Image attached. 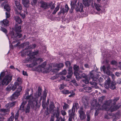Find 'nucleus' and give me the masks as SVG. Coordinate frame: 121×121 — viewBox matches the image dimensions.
<instances>
[{
    "label": "nucleus",
    "instance_id": "338daca9",
    "mask_svg": "<svg viewBox=\"0 0 121 121\" xmlns=\"http://www.w3.org/2000/svg\"><path fill=\"white\" fill-rule=\"evenodd\" d=\"M55 4H54L51 6V9H53L55 7Z\"/></svg>",
    "mask_w": 121,
    "mask_h": 121
},
{
    "label": "nucleus",
    "instance_id": "b1692460",
    "mask_svg": "<svg viewBox=\"0 0 121 121\" xmlns=\"http://www.w3.org/2000/svg\"><path fill=\"white\" fill-rule=\"evenodd\" d=\"M77 2V1L76 0H73L71 2L70 4L71 7L73 9L77 7V5L76 4Z\"/></svg>",
    "mask_w": 121,
    "mask_h": 121
},
{
    "label": "nucleus",
    "instance_id": "c03bdc74",
    "mask_svg": "<svg viewBox=\"0 0 121 121\" xmlns=\"http://www.w3.org/2000/svg\"><path fill=\"white\" fill-rule=\"evenodd\" d=\"M67 73V71L66 70L64 69L60 73V74L62 75H65Z\"/></svg>",
    "mask_w": 121,
    "mask_h": 121
},
{
    "label": "nucleus",
    "instance_id": "0eeeda50",
    "mask_svg": "<svg viewBox=\"0 0 121 121\" xmlns=\"http://www.w3.org/2000/svg\"><path fill=\"white\" fill-rule=\"evenodd\" d=\"M22 89V87L21 86H19L17 88V91L13 94L10 97V99L11 100H13L17 98L18 96L20 94V93Z\"/></svg>",
    "mask_w": 121,
    "mask_h": 121
},
{
    "label": "nucleus",
    "instance_id": "79ce46f5",
    "mask_svg": "<svg viewBox=\"0 0 121 121\" xmlns=\"http://www.w3.org/2000/svg\"><path fill=\"white\" fill-rule=\"evenodd\" d=\"M19 116V111H18L16 113L14 117L15 119V120L17 119L18 117Z\"/></svg>",
    "mask_w": 121,
    "mask_h": 121
},
{
    "label": "nucleus",
    "instance_id": "9b49d317",
    "mask_svg": "<svg viewBox=\"0 0 121 121\" xmlns=\"http://www.w3.org/2000/svg\"><path fill=\"white\" fill-rule=\"evenodd\" d=\"M74 74L76 76V79L78 80V79H80L82 78H85L87 77V76L84 73H83L81 74L80 76H79V74L78 73L75 72L74 73Z\"/></svg>",
    "mask_w": 121,
    "mask_h": 121
},
{
    "label": "nucleus",
    "instance_id": "7c9ffc66",
    "mask_svg": "<svg viewBox=\"0 0 121 121\" xmlns=\"http://www.w3.org/2000/svg\"><path fill=\"white\" fill-rule=\"evenodd\" d=\"M15 20L19 24L21 23L22 22L21 19L18 17H16L15 18Z\"/></svg>",
    "mask_w": 121,
    "mask_h": 121
},
{
    "label": "nucleus",
    "instance_id": "a18cd8bd",
    "mask_svg": "<svg viewBox=\"0 0 121 121\" xmlns=\"http://www.w3.org/2000/svg\"><path fill=\"white\" fill-rule=\"evenodd\" d=\"M87 121H90V115L89 113L86 114Z\"/></svg>",
    "mask_w": 121,
    "mask_h": 121
},
{
    "label": "nucleus",
    "instance_id": "5fc2aeb1",
    "mask_svg": "<svg viewBox=\"0 0 121 121\" xmlns=\"http://www.w3.org/2000/svg\"><path fill=\"white\" fill-rule=\"evenodd\" d=\"M61 112L62 115L63 116L66 115V113L64 111L62 110Z\"/></svg>",
    "mask_w": 121,
    "mask_h": 121
},
{
    "label": "nucleus",
    "instance_id": "4d7b16f0",
    "mask_svg": "<svg viewBox=\"0 0 121 121\" xmlns=\"http://www.w3.org/2000/svg\"><path fill=\"white\" fill-rule=\"evenodd\" d=\"M38 60H39L40 62H41L43 61V59L42 58H39L38 59L36 58L35 60H34L35 61H37Z\"/></svg>",
    "mask_w": 121,
    "mask_h": 121
},
{
    "label": "nucleus",
    "instance_id": "c756f323",
    "mask_svg": "<svg viewBox=\"0 0 121 121\" xmlns=\"http://www.w3.org/2000/svg\"><path fill=\"white\" fill-rule=\"evenodd\" d=\"M83 89L86 91L88 93H90L91 91H90L91 89V88L89 86H86L83 88Z\"/></svg>",
    "mask_w": 121,
    "mask_h": 121
},
{
    "label": "nucleus",
    "instance_id": "a878e982",
    "mask_svg": "<svg viewBox=\"0 0 121 121\" xmlns=\"http://www.w3.org/2000/svg\"><path fill=\"white\" fill-rule=\"evenodd\" d=\"M116 83L115 82H112L110 86L109 87L110 89L112 90H114L115 89L116 87L115 86V85Z\"/></svg>",
    "mask_w": 121,
    "mask_h": 121
},
{
    "label": "nucleus",
    "instance_id": "bb28decb",
    "mask_svg": "<svg viewBox=\"0 0 121 121\" xmlns=\"http://www.w3.org/2000/svg\"><path fill=\"white\" fill-rule=\"evenodd\" d=\"M21 26H17V25H16L15 26V30L16 32H21Z\"/></svg>",
    "mask_w": 121,
    "mask_h": 121
},
{
    "label": "nucleus",
    "instance_id": "49530a36",
    "mask_svg": "<svg viewBox=\"0 0 121 121\" xmlns=\"http://www.w3.org/2000/svg\"><path fill=\"white\" fill-rule=\"evenodd\" d=\"M1 30L6 34L7 32V30L4 27H1Z\"/></svg>",
    "mask_w": 121,
    "mask_h": 121
},
{
    "label": "nucleus",
    "instance_id": "9d476101",
    "mask_svg": "<svg viewBox=\"0 0 121 121\" xmlns=\"http://www.w3.org/2000/svg\"><path fill=\"white\" fill-rule=\"evenodd\" d=\"M10 34L12 38H15L16 39H17L20 38L22 36V35L21 34L17 33L15 34L13 32H11Z\"/></svg>",
    "mask_w": 121,
    "mask_h": 121
},
{
    "label": "nucleus",
    "instance_id": "6e6d98bb",
    "mask_svg": "<svg viewBox=\"0 0 121 121\" xmlns=\"http://www.w3.org/2000/svg\"><path fill=\"white\" fill-rule=\"evenodd\" d=\"M111 63L113 65H117V63L116 61L115 60H112L111 62Z\"/></svg>",
    "mask_w": 121,
    "mask_h": 121
},
{
    "label": "nucleus",
    "instance_id": "13d9d810",
    "mask_svg": "<svg viewBox=\"0 0 121 121\" xmlns=\"http://www.w3.org/2000/svg\"><path fill=\"white\" fill-rule=\"evenodd\" d=\"M14 118L12 117H10L8 119V121H13Z\"/></svg>",
    "mask_w": 121,
    "mask_h": 121
},
{
    "label": "nucleus",
    "instance_id": "6e6552de",
    "mask_svg": "<svg viewBox=\"0 0 121 121\" xmlns=\"http://www.w3.org/2000/svg\"><path fill=\"white\" fill-rule=\"evenodd\" d=\"M6 3H7L6 1H5L1 4L2 6H4V8L7 11L6 12V18H8L10 17V15L9 13V11L10 9L9 6L8 4L5 5Z\"/></svg>",
    "mask_w": 121,
    "mask_h": 121
},
{
    "label": "nucleus",
    "instance_id": "412c9836",
    "mask_svg": "<svg viewBox=\"0 0 121 121\" xmlns=\"http://www.w3.org/2000/svg\"><path fill=\"white\" fill-rule=\"evenodd\" d=\"M40 3L41 4V7L44 9H46L48 8L47 4L43 1H41Z\"/></svg>",
    "mask_w": 121,
    "mask_h": 121
},
{
    "label": "nucleus",
    "instance_id": "f257e3e1",
    "mask_svg": "<svg viewBox=\"0 0 121 121\" xmlns=\"http://www.w3.org/2000/svg\"><path fill=\"white\" fill-rule=\"evenodd\" d=\"M119 99L118 97H116L114 98L113 100H109L105 103L102 106L103 108L100 107L101 106L99 104H97L96 107L97 110H96L95 113V115L97 116L99 110L102 109H104L107 111H110L111 112L116 111L118 108L119 106L117 105L113 106L115 105L116 102Z\"/></svg>",
    "mask_w": 121,
    "mask_h": 121
},
{
    "label": "nucleus",
    "instance_id": "a19ab883",
    "mask_svg": "<svg viewBox=\"0 0 121 121\" xmlns=\"http://www.w3.org/2000/svg\"><path fill=\"white\" fill-rule=\"evenodd\" d=\"M105 97L104 96H103L100 97L99 99V102L102 103V102L103 100L105 98Z\"/></svg>",
    "mask_w": 121,
    "mask_h": 121
},
{
    "label": "nucleus",
    "instance_id": "473e14b6",
    "mask_svg": "<svg viewBox=\"0 0 121 121\" xmlns=\"http://www.w3.org/2000/svg\"><path fill=\"white\" fill-rule=\"evenodd\" d=\"M55 106H54V104L52 103L49 106L50 109V111H53L54 110V108Z\"/></svg>",
    "mask_w": 121,
    "mask_h": 121
},
{
    "label": "nucleus",
    "instance_id": "c85d7f7f",
    "mask_svg": "<svg viewBox=\"0 0 121 121\" xmlns=\"http://www.w3.org/2000/svg\"><path fill=\"white\" fill-rule=\"evenodd\" d=\"M90 3V0H85L83 2V3L86 6H88L89 5Z\"/></svg>",
    "mask_w": 121,
    "mask_h": 121
},
{
    "label": "nucleus",
    "instance_id": "680f3d73",
    "mask_svg": "<svg viewBox=\"0 0 121 121\" xmlns=\"http://www.w3.org/2000/svg\"><path fill=\"white\" fill-rule=\"evenodd\" d=\"M74 117L72 116H69V121H72V118H74Z\"/></svg>",
    "mask_w": 121,
    "mask_h": 121
},
{
    "label": "nucleus",
    "instance_id": "69168bd1",
    "mask_svg": "<svg viewBox=\"0 0 121 121\" xmlns=\"http://www.w3.org/2000/svg\"><path fill=\"white\" fill-rule=\"evenodd\" d=\"M59 112L58 111H57V113L56 114V117L57 118H58L59 117Z\"/></svg>",
    "mask_w": 121,
    "mask_h": 121
},
{
    "label": "nucleus",
    "instance_id": "a211bd4d",
    "mask_svg": "<svg viewBox=\"0 0 121 121\" xmlns=\"http://www.w3.org/2000/svg\"><path fill=\"white\" fill-rule=\"evenodd\" d=\"M103 71L104 72V73H106L107 74L110 75L112 73V72H110L109 70L106 69V68L104 66H103L102 69Z\"/></svg>",
    "mask_w": 121,
    "mask_h": 121
},
{
    "label": "nucleus",
    "instance_id": "393cba45",
    "mask_svg": "<svg viewBox=\"0 0 121 121\" xmlns=\"http://www.w3.org/2000/svg\"><path fill=\"white\" fill-rule=\"evenodd\" d=\"M30 3L29 0H22V3L24 6L27 7Z\"/></svg>",
    "mask_w": 121,
    "mask_h": 121
},
{
    "label": "nucleus",
    "instance_id": "3c124183",
    "mask_svg": "<svg viewBox=\"0 0 121 121\" xmlns=\"http://www.w3.org/2000/svg\"><path fill=\"white\" fill-rule=\"evenodd\" d=\"M7 110L5 109H1L0 110V111L3 112H7Z\"/></svg>",
    "mask_w": 121,
    "mask_h": 121
},
{
    "label": "nucleus",
    "instance_id": "ea45409f",
    "mask_svg": "<svg viewBox=\"0 0 121 121\" xmlns=\"http://www.w3.org/2000/svg\"><path fill=\"white\" fill-rule=\"evenodd\" d=\"M70 65L71 64L69 61H67L65 62V65L67 67H71L70 66Z\"/></svg>",
    "mask_w": 121,
    "mask_h": 121
},
{
    "label": "nucleus",
    "instance_id": "e2e57ef3",
    "mask_svg": "<svg viewBox=\"0 0 121 121\" xmlns=\"http://www.w3.org/2000/svg\"><path fill=\"white\" fill-rule=\"evenodd\" d=\"M22 73L25 76H27L28 75L27 74V72L26 71H22Z\"/></svg>",
    "mask_w": 121,
    "mask_h": 121
},
{
    "label": "nucleus",
    "instance_id": "2f4dec72",
    "mask_svg": "<svg viewBox=\"0 0 121 121\" xmlns=\"http://www.w3.org/2000/svg\"><path fill=\"white\" fill-rule=\"evenodd\" d=\"M39 94H37V93H36L34 94V96L35 97V98H34V100H33L32 99H31V101H35L36 100H37V102L38 101V99L39 97Z\"/></svg>",
    "mask_w": 121,
    "mask_h": 121
},
{
    "label": "nucleus",
    "instance_id": "4be33fe9",
    "mask_svg": "<svg viewBox=\"0 0 121 121\" xmlns=\"http://www.w3.org/2000/svg\"><path fill=\"white\" fill-rule=\"evenodd\" d=\"M27 101H25L23 102L22 103L21 105L20 106L19 110H22V111H24V107L25 105L27 103Z\"/></svg>",
    "mask_w": 121,
    "mask_h": 121
},
{
    "label": "nucleus",
    "instance_id": "0e129e2a",
    "mask_svg": "<svg viewBox=\"0 0 121 121\" xmlns=\"http://www.w3.org/2000/svg\"><path fill=\"white\" fill-rule=\"evenodd\" d=\"M80 111L84 112L83 111V108L82 107H80V110L78 111V112H79Z\"/></svg>",
    "mask_w": 121,
    "mask_h": 121
},
{
    "label": "nucleus",
    "instance_id": "6ab92c4d",
    "mask_svg": "<svg viewBox=\"0 0 121 121\" xmlns=\"http://www.w3.org/2000/svg\"><path fill=\"white\" fill-rule=\"evenodd\" d=\"M75 110L72 108L71 109L69 110L68 113L69 116L74 117L75 115Z\"/></svg>",
    "mask_w": 121,
    "mask_h": 121
},
{
    "label": "nucleus",
    "instance_id": "2eb2a0df",
    "mask_svg": "<svg viewBox=\"0 0 121 121\" xmlns=\"http://www.w3.org/2000/svg\"><path fill=\"white\" fill-rule=\"evenodd\" d=\"M69 9V8L68 7V5L66 4L65 8H62V9H61L60 12L61 13L64 14L65 13L68 12Z\"/></svg>",
    "mask_w": 121,
    "mask_h": 121
},
{
    "label": "nucleus",
    "instance_id": "052dcab7",
    "mask_svg": "<svg viewBox=\"0 0 121 121\" xmlns=\"http://www.w3.org/2000/svg\"><path fill=\"white\" fill-rule=\"evenodd\" d=\"M60 87H59V89L61 90L62 89H63L64 88V85L63 84H61L60 85Z\"/></svg>",
    "mask_w": 121,
    "mask_h": 121
},
{
    "label": "nucleus",
    "instance_id": "5701e85b",
    "mask_svg": "<svg viewBox=\"0 0 121 121\" xmlns=\"http://www.w3.org/2000/svg\"><path fill=\"white\" fill-rule=\"evenodd\" d=\"M79 108V105L78 103L75 102L73 104L72 108L73 109L75 110V109H76V110H77V109H78Z\"/></svg>",
    "mask_w": 121,
    "mask_h": 121
},
{
    "label": "nucleus",
    "instance_id": "58836bf2",
    "mask_svg": "<svg viewBox=\"0 0 121 121\" xmlns=\"http://www.w3.org/2000/svg\"><path fill=\"white\" fill-rule=\"evenodd\" d=\"M64 105L63 106V109H66L69 108V106L67 104L65 103H64Z\"/></svg>",
    "mask_w": 121,
    "mask_h": 121
},
{
    "label": "nucleus",
    "instance_id": "f03ea898",
    "mask_svg": "<svg viewBox=\"0 0 121 121\" xmlns=\"http://www.w3.org/2000/svg\"><path fill=\"white\" fill-rule=\"evenodd\" d=\"M46 62H44L41 65L39 66L38 68V70L39 72H41L43 73H47L49 72L51 70L52 65L54 67H56L59 68H61L64 66V65L62 63L58 64H50L49 66L46 68Z\"/></svg>",
    "mask_w": 121,
    "mask_h": 121
},
{
    "label": "nucleus",
    "instance_id": "de8ad7c7",
    "mask_svg": "<svg viewBox=\"0 0 121 121\" xmlns=\"http://www.w3.org/2000/svg\"><path fill=\"white\" fill-rule=\"evenodd\" d=\"M16 104V102L15 101L12 102L11 103H9L10 105V107H11L13 106Z\"/></svg>",
    "mask_w": 121,
    "mask_h": 121
},
{
    "label": "nucleus",
    "instance_id": "f8f14e48",
    "mask_svg": "<svg viewBox=\"0 0 121 121\" xmlns=\"http://www.w3.org/2000/svg\"><path fill=\"white\" fill-rule=\"evenodd\" d=\"M78 113L79 114V117L81 120H83L86 119V115L84 112L80 111Z\"/></svg>",
    "mask_w": 121,
    "mask_h": 121
},
{
    "label": "nucleus",
    "instance_id": "f704fd0d",
    "mask_svg": "<svg viewBox=\"0 0 121 121\" xmlns=\"http://www.w3.org/2000/svg\"><path fill=\"white\" fill-rule=\"evenodd\" d=\"M72 67H69L68 71V74H70L71 75H72L73 74V72L72 71Z\"/></svg>",
    "mask_w": 121,
    "mask_h": 121
},
{
    "label": "nucleus",
    "instance_id": "1a4fd4ad",
    "mask_svg": "<svg viewBox=\"0 0 121 121\" xmlns=\"http://www.w3.org/2000/svg\"><path fill=\"white\" fill-rule=\"evenodd\" d=\"M29 91V89H27L26 93L24 96V98L25 99H29V101H31V99L34 100V98L32 96V94H31L30 95H28Z\"/></svg>",
    "mask_w": 121,
    "mask_h": 121
},
{
    "label": "nucleus",
    "instance_id": "09e8293b",
    "mask_svg": "<svg viewBox=\"0 0 121 121\" xmlns=\"http://www.w3.org/2000/svg\"><path fill=\"white\" fill-rule=\"evenodd\" d=\"M17 82L18 83L19 82V84L21 83L22 82L21 79L20 78H17Z\"/></svg>",
    "mask_w": 121,
    "mask_h": 121
},
{
    "label": "nucleus",
    "instance_id": "774afa93",
    "mask_svg": "<svg viewBox=\"0 0 121 121\" xmlns=\"http://www.w3.org/2000/svg\"><path fill=\"white\" fill-rule=\"evenodd\" d=\"M115 75L117 77L119 76L120 75V74L118 72H116Z\"/></svg>",
    "mask_w": 121,
    "mask_h": 121
},
{
    "label": "nucleus",
    "instance_id": "cd10ccee",
    "mask_svg": "<svg viewBox=\"0 0 121 121\" xmlns=\"http://www.w3.org/2000/svg\"><path fill=\"white\" fill-rule=\"evenodd\" d=\"M94 5L95 6L96 10L98 11H99L101 10L100 8L101 6L99 4H97L96 3H94Z\"/></svg>",
    "mask_w": 121,
    "mask_h": 121
},
{
    "label": "nucleus",
    "instance_id": "f3484780",
    "mask_svg": "<svg viewBox=\"0 0 121 121\" xmlns=\"http://www.w3.org/2000/svg\"><path fill=\"white\" fill-rule=\"evenodd\" d=\"M0 24L2 26H8L9 25V22L6 19L4 20L3 21H1L0 22Z\"/></svg>",
    "mask_w": 121,
    "mask_h": 121
},
{
    "label": "nucleus",
    "instance_id": "864d4df0",
    "mask_svg": "<svg viewBox=\"0 0 121 121\" xmlns=\"http://www.w3.org/2000/svg\"><path fill=\"white\" fill-rule=\"evenodd\" d=\"M83 104L85 106V107L86 108H87V106H88V103L87 101L86 100V102L84 103Z\"/></svg>",
    "mask_w": 121,
    "mask_h": 121
},
{
    "label": "nucleus",
    "instance_id": "423d86ee",
    "mask_svg": "<svg viewBox=\"0 0 121 121\" xmlns=\"http://www.w3.org/2000/svg\"><path fill=\"white\" fill-rule=\"evenodd\" d=\"M12 79V76L9 75H6L2 80L1 82V84L2 85H7L11 81Z\"/></svg>",
    "mask_w": 121,
    "mask_h": 121
},
{
    "label": "nucleus",
    "instance_id": "dca6fc26",
    "mask_svg": "<svg viewBox=\"0 0 121 121\" xmlns=\"http://www.w3.org/2000/svg\"><path fill=\"white\" fill-rule=\"evenodd\" d=\"M14 3L16 8L18 10H21L22 9V7L19 2L17 0H15Z\"/></svg>",
    "mask_w": 121,
    "mask_h": 121
},
{
    "label": "nucleus",
    "instance_id": "37998d69",
    "mask_svg": "<svg viewBox=\"0 0 121 121\" xmlns=\"http://www.w3.org/2000/svg\"><path fill=\"white\" fill-rule=\"evenodd\" d=\"M42 91L41 89L39 87L38 89V94H39V95L40 96L41 95L42 93Z\"/></svg>",
    "mask_w": 121,
    "mask_h": 121
},
{
    "label": "nucleus",
    "instance_id": "bf43d9fd",
    "mask_svg": "<svg viewBox=\"0 0 121 121\" xmlns=\"http://www.w3.org/2000/svg\"><path fill=\"white\" fill-rule=\"evenodd\" d=\"M29 42H27L24 43H22V45L24 46H26L29 45Z\"/></svg>",
    "mask_w": 121,
    "mask_h": 121
},
{
    "label": "nucleus",
    "instance_id": "72a5a7b5",
    "mask_svg": "<svg viewBox=\"0 0 121 121\" xmlns=\"http://www.w3.org/2000/svg\"><path fill=\"white\" fill-rule=\"evenodd\" d=\"M73 68L74 70H75L74 73L75 72L78 73L77 71L79 69V66L77 65H75L74 66Z\"/></svg>",
    "mask_w": 121,
    "mask_h": 121
},
{
    "label": "nucleus",
    "instance_id": "8fccbe9b",
    "mask_svg": "<svg viewBox=\"0 0 121 121\" xmlns=\"http://www.w3.org/2000/svg\"><path fill=\"white\" fill-rule=\"evenodd\" d=\"M6 89L7 91H10L12 89V87L9 85L6 88Z\"/></svg>",
    "mask_w": 121,
    "mask_h": 121
},
{
    "label": "nucleus",
    "instance_id": "603ef678",
    "mask_svg": "<svg viewBox=\"0 0 121 121\" xmlns=\"http://www.w3.org/2000/svg\"><path fill=\"white\" fill-rule=\"evenodd\" d=\"M20 13L23 18L25 17V15L24 13H23L21 12H20Z\"/></svg>",
    "mask_w": 121,
    "mask_h": 121
},
{
    "label": "nucleus",
    "instance_id": "4468645a",
    "mask_svg": "<svg viewBox=\"0 0 121 121\" xmlns=\"http://www.w3.org/2000/svg\"><path fill=\"white\" fill-rule=\"evenodd\" d=\"M110 82V78L109 77H108L104 85V87L105 88H108L109 87Z\"/></svg>",
    "mask_w": 121,
    "mask_h": 121
},
{
    "label": "nucleus",
    "instance_id": "39448f33",
    "mask_svg": "<svg viewBox=\"0 0 121 121\" xmlns=\"http://www.w3.org/2000/svg\"><path fill=\"white\" fill-rule=\"evenodd\" d=\"M95 79H93V78H85L84 80H82L86 84H87L89 83V81L90 80H92V82H90V84L92 86V87L94 88H96L97 87V81L98 79L97 78H95Z\"/></svg>",
    "mask_w": 121,
    "mask_h": 121
},
{
    "label": "nucleus",
    "instance_id": "e433bc0d",
    "mask_svg": "<svg viewBox=\"0 0 121 121\" xmlns=\"http://www.w3.org/2000/svg\"><path fill=\"white\" fill-rule=\"evenodd\" d=\"M59 6L58 5L55 8L54 10L52 13V14H55L59 10Z\"/></svg>",
    "mask_w": 121,
    "mask_h": 121
},
{
    "label": "nucleus",
    "instance_id": "7ed1b4c3",
    "mask_svg": "<svg viewBox=\"0 0 121 121\" xmlns=\"http://www.w3.org/2000/svg\"><path fill=\"white\" fill-rule=\"evenodd\" d=\"M39 54L38 50L35 51L34 52L30 53L28 54L29 56L25 60V62H32L34 61L36 58L35 57L37 56Z\"/></svg>",
    "mask_w": 121,
    "mask_h": 121
},
{
    "label": "nucleus",
    "instance_id": "20e7f679",
    "mask_svg": "<svg viewBox=\"0 0 121 121\" xmlns=\"http://www.w3.org/2000/svg\"><path fill=\"white\" fill-rule=\"evenodd\" d=\"M37 104V99L35 101H29L26 109V113H29L30 110V107H31L32 109H34L36 106Z\"/></svg>",
    "mask_w": 121,
    "mask_h": 121
},
{
    "label": "nucleus",
    "instance_id": "4c0bfd02",
    "mask_svg": "<svg viewBox=\"0 0 121 121\" xmlns=\"http://www.w3.org/2000/svg\"><path fill=\"white\" fill-rule=\"evenodd\" d=\"M62 93L63 94H66L70 93L71 92L67 90H64L61 91Z\"/></svg>",
    "mask_w": 121,
    "mask_h": 121
},
{
    "label": "nucleus",
    "instance_id": "ddd939ff",
    "mask_svg": "<svg viewBox=\"0 0 121 121\" xmlns=\"http://www.w3.org/2000/svg\"><path fill=\"white\" fill-rule=\"evenodd\" d=\"M83 5L82 4H81L80 5L78 4L76 7L75 8L76 10L77 11H79L80 12H83Z\"/></svg>",
    "mask_w": 121,
    "mask_h": 121
},
{
    "label": "nucleus",
    "instance_id": "aec40b11",
    "mask_svg": "<svg viewBox=\"0 0 121 121\" xmlns=\"http://www.w3.org/2000/svg\"><path fill=\"white\" fill-rule=\"evenodd\" d=\"M19 86V84L17 82H15L14 84L12 86V89L13 91H14L15 89L18 87V88Z\"/></svg>",
    "mask_w": 121,
    "mask_h": 121
},
{
    "label": "nucleus",
    "instance_id": "c9c22d12",
    "mask_svg": "<svg viewBox=\"0 0 121 121\" xmlns=\"http://www.w3.org/2000/svg\"><path fill=\"white\" fill-rule=\"evenodd\" d=\"M36 47V45L35 44H34L32 45L29 46L28 48H26V50L30 49H33L35 48Z\"/></svg>",
    "mask_w": 121,
    "mask_h": 121
}]
</instances>
